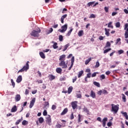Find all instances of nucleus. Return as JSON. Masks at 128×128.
<instances>
[{
	"instance_id": "nucleus-60",
	"label": "nucleus",
	"mask_w": 128,
	"mask_h": 128,
	"mask_svg": "<svg viewBox=\"0 0 128 128\" xmlns=\"http://www.w3.org/2000/svg\"><path fill=\"white\" fill-rule=\"evenodd\" d=\"M102 94H108V91H106V90H102Z\"/></svg>"
},
{
	"instance_id": "nucleus-26",
	"label": "nucleus",
	"mask_w": 128,
	"mask_h": 128,
	"mask_svg": "<svg viewBox=\"0 0 128 128\" xmlns=\"http://www.w3.org/2000/svg\"><path fill=\"white\" fill-rule=\"evenodd\" d=\"M46 32L48 34H52V32H54V29H52V28H51L48 30H47Z\"/></svg>"
},
{
	"instance_id": "nucleus-35",
	"label": "nucleus",
	"mask_w": 128,
	"mask_h": 128,
	"mask_svg": "<svg viewBox=\"0 0 128 128\" xmlns=\"http://www.w3.org/2000/svg\"><path fill=\"white\" fill-rule=\"evenodd\" d=\"M90 60H92V58H89L88 59L86 60L85 61V64H88V63L90 62Z\"/></svg>"
},
{
	"instance_id": "nucleus-19",
	"label": "nucleus",
	"mask_w": 128,
	"mask_h": 128,
	"mask_svg": "<svg viewBox=\"0 0 128 128\" xmlns=\"http://www.w3.org/2000/svg\"><path fill=\"white\" fill-rule=\"evenodd\" d=\"M121 114H122L123 116L126 118V120H128V116L126 112H121Z\"/></svg>"
},
{
	"instance_id": "nucleus-38",
	"label": "nucleus",
	"mask_w": 128,
	"mask_h": 128,
	"mask_svg": "<svg viewBox=\"0 0 128 128\" xmlns=\"http://www.w3.org/2000/svg\"><path fill=\"white\" fill-rule=\"evenodd\" d=\"M83 110H84V112H86V114H88L90 111L88 110V108H84Z\"/></svg>"
},
{
	"instance_id": "nucleus-2",
	"label": "nucleus",
	"mask_w": 128,
	"mask_h": 128,
	"mask_svg": "<svg viewBox=\"0 0 128 128\" xmlns=\"http://www.w3.org/2000/svg\"><path fill=\"white\" fill-rule=\"evenodd\" d=\"M30 62H27L26 66H24L21 70H20L18 72H26L29 68H30V65L28 64V63Z\"/></svg>"
},
{
	"instance_id": "nucleus-36",
	"label": "nucleus",
	"mask_w": 128,
	"mask_h": 128,
	"mask_svg": "<svg viewBox=\"0 0 128 128\" xmlns=\"http://www.w3.org/2000/svg\"><path fill=\"white\" fill-rule=\"evenodd\" d=\"M94 86H98V88H100V83H98L96 82H94Z\"/></svg>"
},
{
	"instance_id": "nucleus-54",
	"label": "nucleus",
	"mask_w": 128,
	"mask_h": 128,
	"mask_svg": "<svg viewBox=\"0 0 128 128\" xmlns=\"http://www.w3.org/2000/svg\"><path fill=\"white\" fill-rule=\"evenodd\" d=\"M11 82L13 88H14L15 84L12 79L11 80Z\"/></svg>"
},
{
	"instance_id": "nucleus-58",
	"label": "nucleus",
	"mask_w": 128,
	"mask_h": 128,
	"mask_svg": "<svg viewBox=\"0 0 128 128\" xmlns=\"http://www.w3.org/2000/svg\"><path fill=\"white\" fill-rule=\"evenodd\" d=\"M100 78H102V80H104V78H106V76L104 74H102L100 76Z\"/></svg>"
},
{
	"instance_id": "nucleus-20",
	"label": "nucleus",
	"mask_w": 128,
	"mask_h": 128,
	"mask_svg": "<svg viewBox=\"0 0 128 128\" xmlns=\"http://www.w3.org/2000/svg\"><path fill=\"white\" fill-rule=\"evenodd\" d=\"M68 112V108H65L63 111L61 113V116H64V114H66V112Z\"/></svg>"
},
{
	"instance_id": "nucleus-22",
	"label": "nucleus",
	"mask_w": 128,
	"mask_h": 128,
	"mask_svg": "<svg viewBox=\"0 0 128 128\" xmlns=\"http://www.w3.org/2000/svg\"><path fill=\"white\" fill-rule=\"evenodd\" d=\"M122 42H120V38H118L116 40V44H117L118 46H120V44Z\"/></svg>"
},
{
	"instance_id": "nucleus-61",
	"label": "nucleus",
	"mask_w": 128,
	"mask_h": 128,
	"mask_svg": "<svg viewBox=\"0 0 128 128\" xmlns=\"http://www.w3.org/2000/svg\"><path fill=\"white\" fill-rule=\"evenodd\" d=\"M102 90H99L98 92V94L99 96L102 95Z\"/></svg>"
},
{
	"instance_id": "nucleus-23",
	"label": "nucleus",
	"mask_w": 128,
	"mask_h": 128,
	"mask_svg": "<svg viewBox=\"0 0 128 128\" xmlns=\"http://www.w3.org/2000/svg\"><path fill=\"white\" fill-rule=\"evenodd\" d=\"M52 42V44H53V46H52L53 48H54V50H56V49L58 48V43L54 42Z\"/></svg>"
},
{
	"instance_id": "nucleus-27",
	"label": "nucleus",
	"mask_w": 128,
	"mask_h": 128,
	"mask_svg": "<svg viewBox=\"0 0 128 128\" xmlns=\"http://www.w3.org/2000/svg\"><path fill=\"white\" fill-rule=\"evenodd\" d=\"M40 56L42 58H46V56H44V52H40Z\"/></svg>"
},
{
	"instance_id": "nucleus-25",
	"label": "nucleus",
	"mask_w": 128,
	"mask_h": 128,
	"mask_svg": "<svg viewBox=\"0 0 128 128\" xmlns=\"http://www.w3.org/2000/svg\"><path fill=\"white\" fill-rule=\"evenodd\" d=\"M114 26H116V28H120V22H116L114 23Z\"/></svg>"
},
{
	"instance_id": "nucleus-52",
	"label": "nucleus",
	"mask_w": 128,
	"mask_h": 128,
	"mask_svg": "<svg viewBox=\"0 0 128 128\" xmlns=\"http://www.w3.org/2000/svg\"><path fill=\"white\" fill-rule=\"evenodd\" d=\"M74 113H72L70 116V120H74Z\"/></svg>"
},
{
	"instance_id": "nucleus-24",
	"label": "nucleus",
	"mask_w": 128,
	"mask_h": 128,
	"mask_svg": "<svg viewBox=\"0 0 128 128\" xmlns=\"http://www.w3.org/2000/svg\"><path fill=\"white\" fill-rule=\"evenodd\" d=\"M78 36H84V30H80L78 32Z\"/></svg>"
},
{
	"instance_id": "nucleus-56",
	"label": "nucleus",
	"mask_w": 128,
	"mask_h": 128,
	"mask_svg": "<svg viewBox=\"0 0 128 128\" xmlns=\"http://www.w3.org/2000/svg\"><path fill=\"white\" fill-rule=\"evenodd\" d=\"M118 14V12H112V16H116Z\"/></svg>"
},
{
	"instance_id": "nucleus-62",
	"label": "nucleus",
	"mask_w": 128,
	"mask_h": 128,
	"mask_svg": "<svg viewBox=\"0 0 128 128\" xmlns=\"http://www.w3.org/2000/svg\"><path fill=\"white\" fill-rule=\"evenodd\" d=\"M86 72H88V74H90V68L86 69Z\"/></svg>"
},
{
	"instance_id": "nucleus-6",
	"label": "nucleus",
	"mask_w": 128,
	"mask_h": 128,
	"mask_svg": "<svg viewBox=\"0 0 128 128\" xmlns=\"http://www.w3.org/2000/svg\"><path fill=\"white\" fill-rule=\"evenodd\" d=\"M59 66H62V68H66L68 65L66 64L64 61H62L59 63Z\"/></svg>"
},
{
	"instance_id": "nucleus-53",
	"label": "nucleus",
	"mask_w": 128,
	"mask_h": 128,
	"mask_svg": "<svg viewBox=\"0 0 128 128\" xmlns=\"http://www.w3.org/2000/svg\"><path fill=\"white\" fill-rule=\"evenodd\" d=\"M81 117H80V114H78V122H82V120H80Z\"/></svg>"
},
{
	"instance_id": "nucleus-11",
	"label": "nucleus",
	"mask_w": 128,
	"mask_h": 128,
	"mask_svg": "<svg viewBox=\"0 0 128 128\" xmlns=\"http://www.w3.org/2000/svg\"><path fill=\"white\" fill-rule=\"evenodd\" d=\"M59 60L60 62H64L66 60V55L65 54H62L60 56Z\"/></svg>"
},
{
	"instance_id": "nucleus-31",
	"label": "nucleus",
	"mask_w": 128,
	"mask_h": 128,
	"mask_svg": "<svg viewBox=\"0 0 128 128\" xmlns=\"http://www.w3.org/2000/svg\"><path fill=\"white\" fill-rule=\"evenodd\" d=\"M44 118H42V117H40L38 119V122H39L40 124H42V122H44Z\"/></svg>"
},
{
	"instance_id": "nucleus-57",
	"label": "nucleus",
	"mask_w": 128,
	"mask_h": 128,
	"mask_svg": "<svg viewBox=\"0 0 128 128\" xmlns=\"http://www.w3.org/2000/svg\"><path fill=\"white\" fill-rule=\"evenodd\" d=\"M48 114V112H46V110H44L43 112V116H46Z\"/></svg>"
},
{
	"instance_id": "nucleus-16",
	"label": "nucleus",
	"mask_w": 128,
	"mask_h": 128,
	"mask_svg": "<svg viewBox=\"0 0 128 128\" xmlns=\"http://www.w3.org/2000/svg\"><path fill=\"white\" fill-rule=\"evenodd\" d=\"M16 102H20V95L17 94L15 97Z\"/></svg>"
},
{
	"instance_id": "nucleus-14",
	"label": "nucleus",
	"mask_w": 128,
	"mask_h": 128,
	"mask_svg": "<svg viewBox=\"0 0 128 128\" xmlns=\"http://www.w3.org/2000/svg\"><path fill=\"white\" fill-rule=\"evenodd\" d=\"M105 34L107 36H110V29H107L106 28H104Z\"/></svg>"
},
{
	"instance_id": "nucleus-63",
	"label": "nucleus",
	"mask_w": 128,
	"mask_h": 128,
	"mask_svg": "<svg viewBox=\"0 0 128 128\" xmlns=\"http://www.w3.org/2000/svg\"><path fill=\"white\" fill-rule=\"evenodd\" d=\"M96 120H98V122H102V118H100V117H98Z\"/></svg>"
},
{
	"instance_id": "nucleus-4",
	"label": "nucleus",
	"mask_w": 128,
	"mask_h": 128,
	"mask_svg": "<svg viewBox=\"0 0 128 128\" xmlns=\"http://www.w3.org/2000/svg\"><path fill=\"white\" fill-rule=\"evenodd\" d=\"M66 30H68V24H65L61 26V29H59L58 32H59L64 33L66 32Z\"/></svg>"
},
{
	"instance_id": "nucleus-43",
	"label": "nucleus",
	"mask_w": 128,
	"mask_h": 128,
	"mask_svg": "<svg viewBox=\"0 0 128 128\" xmlns=\"http://www.w3.org/2000/svg\"><path fill=\"white\" fill-rule=\"evenodd\" d=\"M21 120H22V118H21V119H20L18 120L16 122V125H18L20 124V122L21 121Z\"/></svg>"
},
{
	"instance_id": "nucleus-55",
	"label": "nucleus",
	"mask_w": 128,
	"mask_h": 128,
	"mask_svg": "<svg viewBox=\"0 0 128 128\" xmlns=\"http://www.w3.org/2000/svg\"><path fill=\"white\" fill-rule=\"evenodd\" d=\"M76 98H82V94H76Z\"/></svg>"
},
{
	"instance_id": "nucleus-32",
	"label": "nucleus",
	"mask_w": 128,
	"mask_h": 128,
	"mask_svg": "<svg viewBox=\"0 0 128 128\" xmlns=\"http://www.w3.org/2000/svg\"><path fill=\"white\" fill-rule=\"evenodd\" d=\"M110 42H108L106 43V45L105 46L104 48H110Z\"/></svg>"
},
{
	"instance_id": "nucleus-5",
	"label": "nucleus",
	"mask_w": 128,
	"mask_h": 128,
	"mask_svg": "<svg viewBox=\"0 0 128 128\" xmlns=\"http://www.w3.org/2000/svg\"><path fill=\"white\" fill-rule=\"evenodd\" d=\"M46 123L48 124V126H52V118H50V116L48 115L46 117Z\"/></svg>"
},
{
	"instance_id": "nucleus-12",
	"label": "nucleus",
	"mask_w": 128,
	"mask_h": 128,
	"mask_svg": "<svg viewBox=\"0 0 128 128\" xmlns=\"http://www.w3.org/2000/svg\"><path fill=\"white\" fill-rule=\"evenodd\" d=\"M90 96H91V98H96V92H94L93 90H91Z\"/></svg>"
},
{
	"instance_id": "nucleus-18",
	"label": "nucleus",
	"mask_w": 128,
	"mask_h": 128,
	"mask_svg": "<svg viewBox=\"0 0 128 128\" xmlns=\"http://www.w3.org/2000/svg\"><path fill=\"white\" fill-rule=\"evenodd\" d=\"M74 30V28H70V30H68V33L66 34V36H70V34H72V32Z\"/></svg>"
},
{
	"instance_id": "nucleus-51",
	"label": "nucleus",
	"mask_w": 128,
	"mask_h": 128,
	"mask_svg": "<svg viewBox=\"0 0 128 128\" xmlns=\"http://www.w3.org/2000/svg\"><path fill=\"white\" fill-rule=\"evenodd\" d=\"M100 66V62H96L95 66V68H98Z\"/></svg>"
},
{
	"instance_id": "nucleus-34",
	"label": "nucleus",
	"mask_w": 128,
	"mask_h": 128,
	"mask_svg": "<svg viewBox=\"0 0 128 128\" xmlns=\"http://www.w3.org/2000/svg\"><path fill=\"white\" fill-rule=\"evenodd\" d=\"M82 74H84V70H81L78 72V78H80L82 76Z\"/></svg>"
},
{
	"instance_id": "nucleus-39",
	"label": "nucleus",
	"mask_w": 128,
	"mask_h": 128,
	"mask_svg": "<svg viewBox=\"0 0 128 128\" xmlns=\"http://www.w3.org/2000/svg\"><path fill=\"white\" fill-rule=\"evenodd\" d=\"M92 4H94V2H90L87 4L88 6H92Z\"/></svg>"
},
{
	"instance_id": "nucleus-44",
	"label": "nucleus",
	"mask_w": 128,
	"mask_h": 128,
	"mask_svg": "<svg viewBox=\"0 0 128 128\" xmlns=\"http://www.w3.org/2000/svg\"><path fill=\"white\" fill-rule=\"evenodd\" d=\"M96 18V15L94 14H91L89 18Z\"/></svg>"
},
{
	"instance_id": "nucleus-15",
	"label": "nucleus",
	"mask_w": 128,
	"mask_h": 128,
	"mask_svg": "<svg viewBox=\"0 0 128 128\" xmlns=\"http://www.w3.org/2000/svg\"><path fill=\"white\" fill-rule=\"evenodd\" d=\"M66 16H68V14H66L63 15L61 17L60 20H61L62 24H64V18H66Z\"/></svg>"
},
{
	"instance_id": "nucleus-50",
	"label": "nucleus",
	"mask_w": 128,
	"mask_h": 128,
	"mask_svg": "<svg viewBox=\"0 0 128 128\" xmlns=\"http://www.w3.org/2000/svg\"><path fill=\"white\" fill-rule=\"evenodd\" d=\"M56 108V106L54 104L52 105V110H54Z\"/></svg>"
},
{
	"instance_id": "nucleus-59",
	"label": "nucleus",
	"mask_w": 128,
	"mask_h": 128,
	"mask_svg": "<svg viewBox=\"0 0 128 128\" xmlns=\"http://www.w3.org/2000/svg\"><path fill=\"white\" fill-rule=\"evenodd\" d=\"M45 105H46V106H47L48 108V106H50V103H48V102H46Z\"/></svg>"
},
{
	"instance_id": "nucleus-40",
	"label": "nucleus",
	"mask_w": 128,
	"mask_h": 128,
	"mask_svg": "<svg viewBox=\"0 0 128 128\" xmlns=\"http://www.w3.org/2000/svg\"><path fill=\"white\" fill-rule=\"evenodd\" d=\"M122 100H123V102H126V96H124V94H122Z\"/></svg>"
},
{
	"instance_id": "nucleus-7",
	"label": "nucleus",
	"mask_w": 128,
	"mask_h": 128,
	"mask_svg": "<svg viewBox=\"0 0 128 128\" xmlns=\"http://www.w3.org/2000/svg\"><path fill=\"white\" fill-rule=\"evenodd\" d=\"M34 102H36V98H33L32 100L30 101V104L29 106L30 108H32V106H34Z\"/></svg>"
},
{
	"instance_id": "nucleus-64",
	"label": "nucleus",
	"mask_w": 128,
	"mask_h": 128,
	"mask_svg": "<svg viewBox=\"0 0 128 128\" xmlns=\"http://www.w3.org/2000/svg\"><path fill=\"white\" fill-rule=\"evenodd\" d=\"M124 12H125L126 14H128V10L127 9H124Z\"/></svg>"
},
{
	"instance_id": "nucleus-9",
	"label": "nucleus",
	"mask_w": 128,
	"mask_h": 128,
	"mask_svg": "<svg viewBox=\"0 0 128 128\" xmlns=\"http://www.w3.org/2000/svg\"><path fill=\"white\" fill-rule=\"evenodd\" d=\"M106 122H108V118H104L102 119V126L104 128L106 126Z\"/></svg>"
},
{
	"instance_id": "nucleus-21",
	"label": "nucleus",
	"mask_w": 128,
	"mask_h": 128,
	"mask_svg": "<svg viewBox=\"0 0 128 128\" xmlns=\"http://www.w3.org/2000/svg\"><path fill=\"white\" fill-rule=\"evenodd\" d=\"M48 78L50 80H54V78H56V76H53L52 74H50L48 76Z\"/></svg>"
},
{
	"instance_id": "nucleus-3",
	"label": "nucleus",
	"mask_w": 128,
	"mask_h": 128,
	"mask_svg": "<svg viewBox=\"0 0 128 128\" xmlns=\"http://www.w3.org/2000/svg\"><path fill=\"white\" fill-rule=\"evenodd\" d=\"M40 32L41 30L40 28H38L37 29V31L33 30L32 32H31V36H39L40 34H40Z\"/></svg>"
},
{
	"instance_id": "nucleus-47",
	"label": "nucleus",
	"mask_w": 128,
	"mask_h": 128,
	"mask_svg": "<svg viewBox=\"0 0 128 128\" xmlns=\"http://www.w3.org/2000/svg\"><path fill=\"white\" fill-rule=\"evenodd\" d=\"M90 76H92V73H88L87 74H86V78H90Z\"/></svg>"
},
{
	"instance_id": "nucleus-8",
	"label": "nucleus",
	"mask_w": 128,
	"mask_h": 128,
	"mask_svg": "<svg viewBox=\"0 0 128 128\" xmlns=\"http://www.w3.org/2000/svg\"><path fill=\"white\" fill-rule=\"evenodd\" d=\"M78 102L75 101L72 102V106L73 110H76V108H78Z\"/></svg>"
},
{
	"instance_id": "nucleus-33",
	"label": "nucleus",
	"mask_w": 128,
	"mask_h": 128,
	"mask_svg": "<svg viewBox=\"0 0 128 128\" xmlns=\"http://www.w3.org/2000/svg\"><path fill=\"white\" fill-rule=\"evenodd\" d=\"M70 46V44H67L64 46V49L63 50V52H66V50H68V48Z\"/></svg>"
},
{
	"instance_id": "nucleus-29",
	"label": "nucleus",
	"mask_w": 128,
	"mask_h": 128,
	"mask_svg": "<svg viewBox=\"0 0 128 128\" xmlns=\"http://www.w3.org/2000/svg\"><path fill=\"white\" fill-rule=\"evenodd\" d=\"M56 72L58 74H60L62 72V70L61 69V68H56Z\"/></svg>"
},
{
	"instance_id": "nucleus-45",
	"label": "nucleus",
	"mask_w": 128,
	"mask_h": 128,
	"mask_svg": "<svg viewBox=\"0 0 128 128\" xmlns=\"http://www.w3.org/2000/svg\"><path fill=\"white\" fill-rule=\"evenodd\" d=\"M108 6H105L104 8V10H105V12H108Z\"/></svg>"
},
{
	"instance_id": "nucleus-46",
	"label": "nucleus",
	"mask_w": 128,
	"mask_h": 128,
	"mask_svg": "<svg viewBox=\"0 0 128 128\" xmlns=\"http://www.w3.org/2000/svg\"><path fill=\"white\" fill-rule=\"evenodd\" d=\"M63 38H64L62 37V36L60 35L59 36V40H60V42H62Z\"/></svg>"
},
{
	"instance_id": "nucleus-37",
	"label": "nucleus",
	"mask_w": 128,
	"mask_h": 128,
	"mask_svg": "<svg viewBox=\"0 0 128 128\" xmlns=\"http://www.w3.org/2000/svg\"><path fill=\"white\" fill-rule=\"evenodd\" d=\"M28 124V121L24 120H23V122H22V124L23 126H26V124Z\"/></svg>"
},
{
	"instance_id": "nucleus-30",
	"label": "nucleus",
	"mask_w": 128,
	"mask_h": 128,
	"mask_svg": "<svg viewBox=\"0 0 128 128\" xmlns=\"http://www.w3.org/2000/svg\"><path fill=\"white\" fill-rule=\"evenodd\" d=\"M72 86H70L68 88V94H70L72 92Z\"/></svg>"
},
{
	"instance_id": "nucleus-28",
	"label": "nucleus",
	"mask_w": 128,
	"mask_h": 128,
	"mask_svg": "<svg viewBox=\"0 0 128 128\" xmlns=\"http://www.w3.org/2000/svg\"><path fill=\"white\" fill-rule=\"evenodd\" d=\"M112 24V22H110L108 24V28H114V26Z\"/></svg>"
},
{
	"instance_id": "nucleus-13",
	"label": "nucleus",
	"mask_w": 128,
	"mask_h": 128,
	"mask_svg": "<svg viewBox=\"0 0 128 128\" xmlns=\"http://www.w3.org/2000/svg\"><path fill=\"white\" fill-rule=\"evenodd\" d=\"M22 80V76H19L18 77L17 80H16V82H18V84H20V82Z\"/></svg>"
},
{
	"instance_id": "nucleus-49",
	"label": "nucleus",
	"mask_w": 128,
	"mask_h": 128,
	"mask_svg": "<svg viewBox=\"0 0 128 128\" xmlns=\"http://www.w3.org/2000/svg\"><path fill=\"white\" fill-rule=\"evenodd\" d=\"M96 74H98V72H96L93 73V74H92V78H94V76H96Z\"/></svg>"
},
{
	"instance_id": "nucleus-1",
	"label": "nucleus",
	"mask_w": 128,
	"mask_h": 128,
	"mask_svg": "<svg viewBox=\"0 0 128 128\" xmlns=\"http://www.w3.org/2000/svg\"><path fill=\"white\" fill-rule=\"evenodd\" d=\"M111 106V112H114V114H116V112H118V104L114 105V104H112Z\"/></svg>"
},
{
	"instance_id": "nucleus-17",
	"label": "nucleus",
	"mask_w": 128,
	"mask_h": 128,
	"mask_svg": "<svg viewBox=\"0 0 128 128\" xmlns=\"http://www.w3.org/2000/svg\"><path fill=\"white\" fill-rule=\"evenodd\" d=\"M18 108H16V106H14L11 110V112H16Z\"/></svg>"
},
{
	"instance_id": "nucleus-48",
	"label": "nucleus",
	"mask_w": 128,
	"mask_h": 128,
	"mask_svg": "<svg viewBox=\"0 0 128 128\" xmlns=\"http://www.w3.org/2000/svg\"><path fill=\"white\" fill-rule=\"evenodd\" d=\"M124 50H118V54H124Z\"/></svg>"
},
{
	"instance_id": "nucleus-42",
	"label": "nucleus",
	"mask_w": 128,
	"mask_h": 128,
	"mask_svg": "<svg viewBox=\"0 0 128 128\" xmlns=\"http://www.w3.org/2000/svg\"><path fill=\"white\" fill-rule=\"evenodd\" d=\"M110 50H112V48H110L106 50H104V54H106V52H110Z\"/></svg>"
},
{
	"instance_id": "nucleus-10",
	"label": "nucleus",
	"mask_w": 128,
	"mask_h": 128,
	"mask_svg": "<svg viewBox=\"0 0 128 128\" xmlns=\"http://www.w3.org/2000/svg\"><path fill=\"white\" fill-rule=\"evenodd\" d=\"M74 56H72V58L71 59V65L69 68V70H72V68L74 66Z\"/></svg>"
},
{
	"instance_id": "nucleus-41",
	"label": "nucleus",
	"mask_w": 128,
	"mask_h": 128,
	"mask_svg": "<svg viewBox=\"0 0 128 128\" xmlns=\"http://www.w3.org/2000/svg\"><path fill=\"white\" fill-rule=\"evenodd\" d=\"M128 28V23H126L124 26V30H126Z\"/></svg>"
}]
</instances>
